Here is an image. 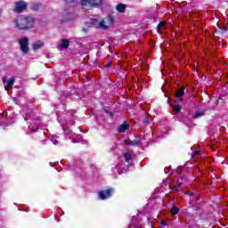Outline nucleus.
<instances>
[{
  "mask_svg": "<svg viewBox=\"0 0 228 228\" xmlns=\"http://www.w3.org/2000/svg\"><path fill=\"white\" fill-rule=\"evenodd\" d=\"M124 143H125V145H130L131 147H136V145H140V141H137V140H134V141L125 140Z\"/></svg>",
  "mask_w": 228,
  "mask_h": 228,
  "instance_id": "nucleus-10",
  "label": "nucleus"
},
{
  "mask_svg": "<svg viewBox=\"0 0 228 228\" xmlns=\"http://www.w3.org/2000/svg\"><path fill=\"white\" fill-rule=\"evenodd\" d=\"M19 44L21 53L28 54L29 53V39L28 37L20 38Z\"/></svg>",
  "mask_w": 228,
  "mask_h": 228,
  "instance_id": "nucleus-2",
  "label": "nucleus"
},
{
  "mask_svg": "<svg viewBox=\"0 0 228 228\" xmlns=\"http://www.w3.org/2000/svg\"><path fill=\"white\" fill-rule=\"evenodd\" d=\"M38 131V128H36L34 130H32V133H37Z\"/></svg>",
  "mask_w": 228,
  "mask_h": 228,
  "instance_id": "nucleus-33",
  "label": "nucleus"
},
{
  "mask_svg": "<svg viewBox=\"0 0 228 228\" xmlns=\"http://www.w3.org/2000/svg\"><path fill=\"white\" fill-rule=\"evenodd\" d=\"M14 24L20 31H28L35 26V19L31 16L20 15L14 20Z\"/></svg>",
  "mask_w": 228,
  "mask_h": 228,
  "instance_id": "nucleus-1",
  "label": "nucleus"
},
{
  "mask_svg": "<svg viewBox=\"0 0 228 228\" xmlns=\"http://www.w3.org/2000/svg\"><path fill=\"white\" fill-rule=\"evenodd\" d=\"M81 4L84 10H92V0H81Z\"/></svg>",
  "mask_w": 228,
  "mask_h": 228,
  "instance_id": "nucleus-6",
  "label": "nucleus"
},
{
  "mask_svg": "<svg viewBox=\"0 0 228 228\" xmlns=\"http://www.w3.org/2000/svg\"><path fill=\"white\" fill-rule=\"evenodd\" d=\"M183 185V183H178L174 187H172V191H179V188Z\"/></svg>",
  "mask_w": 228,
  "mask_h": 228,
  "instance_id": "nucleus-21",
  "label": "nucleus"
},
{
  "mask_svg": "<svg viewBox=\"0 0 228 228\" xmlns=\"http://www.w3.org/2000/svg\"><path fill=\"white\" fill-rule=\"evenodd\" d=\"M171 215L173 216H175V215H177L179 213V208H177L176 206H173L171 208V211H170Z\"/></svg>",
  "mask_w": 228,
  "mask_h": 228,
  "instance_id": "nucleus-19",
  "label": "nucleus"
},
{
  "mask_svg": "<svg viewBox=\"0 0 228 228\" xmlns=\"http://www.w3.org/2000/svg\"><path fill=\"white\" fill-rule=\"evenodd\" d=\"M195 156H200V151H193L191 154V158H195Z\"/></svg>",
  "mask_w": 228,
  "mask_h": 228,
  "instance_id": "nucleus-25",
  "label": "nucleus"
},
{
  "mask_svg": "<svg viewBox=\"0 0 228 228\" xmlns=\"http://www.w3.org/2000/svg\"><path fill=\"white\" fill-rule=\"evenodd\" d=\"M33 119H35V112H33L32 110H29L25 114L24 120L28 121V120H33Z\"/></svg>",
  "mask_w": 228,
  "mask_h": 228,
  "instance_id": "nucleus-12",
  "label": "nucleus"
},
{
  "mask_svg": "<svg viewBox=\"0 0 228 228\" xmlns=\"http://www.w3.org/2000/svg\"><path fill=\"white\" fill-rule=\"evenodd\" d=\"M107 23L110 26H113V24H115V18L113 17V15L110 14L107 16Z\"/></svg>",
  "mask_w": 228,
  "mask_h": 228,
  "instance_id": "nucleus-17",
  "label": "nucleus"
},
{
  "mask_svg": "<svg viewBox=\"0 0 228 228\" xmlns=\"http://www.w3.org/2000/svg\"><path fill=\"white\" fill-rule=\"evenodd\" d=\"M167 26V21H160L158 25L159 28H165Z\"/></svg>",
  "mask_w": 228,
  "mask_h": 228,
  "instance_id": "nucleus-23",
  "label": "nucleus"
},
{
  "mask_svg": "<svg viewBox=\"0 0 228 228\" xmlns=\"http://www.w3.org/2000/svg\"><path fill=\"white\" fill-rule=\"evenodd\" d=\"M61 44L60 45L61 49H69V46L70 45V41L69 39H61Z\"/></svg>",
  "mask_w": 228,
  "mask_h": 228,
  "instance_id": "nucleus-11",
  "label": "nucleus"
},
{
  "mask_svg": "<svg viewBox=\"0 0 228 228\" xmlns=\"http://www.w3.org/2000/svg\"><path fill=\"white\" fill-rule=\"evenodd\" d=\"M40 4H33L32 5H30L31 10H35L36 12L40 10Z\"/></svg>",
  "mask_w": 228,
  "mask_h": 228,
  "instance_id": "nucleus-22",
  "label": "nucleus"
},
{
  "mask_svg": "<svg viewBox=\"0 0 228 228\" xmlns=\"http://www.w3.org/2000/svg\"><path fill=\"white\" fill-rule=\"evenodd\" d=\"M93 6H102V0H91V8Z\"/></svg>",
  "mask_w": 228,
  "mask_h": 228,
  "instance_id": "nucleus-16",
  "label": "nucleus"
},
{
  "mask_svg": "<svg viewBox=\"0 0 228 228\" xmlns=\"http://www.w3.org/2000/svg\"><path fill=\"white\" fill-rule=\"evenodd\" d=\"M184 96V87H180L175 94V97H183Z\"/></svg>",
  "mask_w": 228,
  "mask_h": 228,
  "instance_id": "nucleus-14",
  "label": "nucleus"
},
{
  "mask_svg": "<svg viewBox=\"0 0 228 228\" xmlns=\"http://www.w3.org/2000/svg\"><path fill=\"white\" fill-rule=\"evenodd\" d=\"M110 67H111V61L105 64V69H110Z\"/></svg>",
  "mask_w": 228,
  "mask_h": 228,
  "instance_id": "nucleus-29",
  "label": "nucleus"
},
{
  "mask_svg": "<svg viewBox=\"0 0 228 228\" xmlns=\"http://www.w3.org/2000/svg\"><path fill=\"white\" fill-rule=\"evenodd\" d=\"M115 168H118V166H116Z\"/></svg>",
  "mask_w": 228,
  "mask_h": 228,
  "instance_id": "nucleus-35",
  "label": "nucleus"
},
{
  "mask_svg": "<svg viewBox=\"0 0 228 228\" xmlns=\"http://www.w3.org/2000/svg\"><path fill=\"white\" fill-rule=\"evenodd\" d=\"M13 85H15V78H10L7 81V85L4 86L5 92H8L10 90V88H12V86H13Z\"/></svg>",
  "mask_w": 228,
  "mask_h": 228,
  "instance_id": "nucleus-9",
  "label": "nucleus"
},
{
  "mask_svg": "<svg viewBox=\"0 0 228 228\" xmlns=\"http://www.w3.org/2000/svg\"><path fill=\"white\" fill-rule=\"evenodd\" d=\"M189 195L191 197L193 196V192H190Z\"/></svg>",
  "mask_w": 228,
  "mask_h": 228,
  "instance_id": "nucleus-34",
  "label": "nucleus"
},
{
  "mask_svg": "<svg viewBox=\"0 0 228 228\" xmlns=\"http://www.w3.org/2000/svg\"><path fill=\"white\" fill-rule=\"evenodd\" d=\"M126 4H118L116 7L117 12H119V13H124L126 12Z\"/></svg>",
  "mask_w": 228,
  "mask_h": 228,
  "instance_id": "nucleus-13",
  "label": "nucleus"
},
{
  "mask_svg": "<svg viewBox=\"0 0 228 228\" xmlns=\"http://www.w3.org/2000/svg\"><path fill=\"white\" fill-rule=\"evenodd\" d=\"M44 47V43L40 40H37L36 43L32 45V49L34 51H38V49H42Z\"/></svg>",
  "mask_w": 228,
  "mask_h": 228,
  "instance_id": "nucleus-8",
  "label": "nucleus"
},
{
  "mask_svg": "<svg viewBox=\"0 0 228 228\" xmlns=\"http://www.w3.org/2000/svg\"><path fill=\"white\" fill-rule=\"evenodd\" d=\"M106 113H109L110 116L111 117V118H113V112L110 111V110H105Z\"/></svg>",
  "mask_w": 228,
  "mask_h": 228,
  "instance_id": "nucleus-30",
  "label": "nucleus"
},
{
  "mask_svg": "<svg viewBox=\"0 0 228 228\" xmlns=\"http://www.w3.org/2000/svg\"><path fill=\"white\" fill-rule=\"evenodd\" d=\"M182 109H183V107H181V105H179V104L173 105V111L175 113H181Z\"/></svg>",
  "mask_w": 228,
  "mask_h": 228,
  "instance_id": "nucleus-20",
  "label": "nucleus"
},
{
  "mask_svg": "<svg viewBox=\"0 0 228 228\" xmlns=\"http://www.w3.org/2000/svg\"><path fill=\"white\" fill-rule=\"evenodd\" d=\"M176 102H183L184 101V99H183V96L181 97H175Z\"/></svg>",
  "mask_w": 228,
  "mask_h": 228,
  "instance_id": "nucleus-26",
  "label": "nucleus"
},
{
  "mask_svg": "<svg viewBox=\"0 0 228 228\" xmlns=\"http://www.w3.org/2000/svg\"><path fill=\"white\" fill-rule=\"evenodd\" d=\"M114 191H115L113 190V188H109L107 190H102L99 191L98 197H99L100 200H106V199H110L111 197V195H113Z\"/></svg>",
  "mask_w": 228,
  "mask_h": 228,
  "instance_id": "nucleus-4",
  "label": "nucleus"
},
{
  "mask_svg": "<svg viewBox=\"0 0 228 228\" xmlns=\"http://www.w3.org/2000/svg\"><path fill=\"white\" fill-rule=\"evenodd\" d=\"M71 3H74V0H71Z\"/></svg>",
  "mask_w": 228,
  "mask_h": 228,
  "instance_id": "nucleus-36",
  "label": "nucleus"
},
{
  "mask_svg": "<svg viewBox=\"0 0 228 228\" xmlns=\"http://www.w3.org/2000/svg\"><path fill=\"white\" fill-rule=\"evenodd\" d=\"M98 26L99 28H102L103 29L108 28V26H106L103 21H101L100 23H98Z\"/></svg>",
  "mask_w": 228,
  "mask_h": 228,
  "instance_id": "nucleus-24",
  "label": "nucleus"
},
{
  "mask_svg": "<svg viewBox=\"0 0 228 228\" xmlns=\"http://www.w3.org/2000/svg\"><path fill=\"white\" fill-rule=\"evenodd\" d=\"M206 115V110H198L195 112L193 118H200V117H204Z\"/></svg>",
  "mask_w": 228,
  "mask_h": 228,
  "instance_id": "nucleus-15",
  "label": "nucleus"
},
{
  "mask_svg": "<svg viewBox=\"0 0 228 228\" xmlns=\"http://www.w3.org/2000/svg\"><path fill=\"white\" fill-rule=\"evenodd\" d=\"M225 31H227V27L224 26L223 30L221 31V33H225Z\"/></svg>",
  "mask_w": 228,
  "mask_h": 228,
  "instance_id": "nucleus-31",
  "label": "nucleus"
},
{
  "mask_svg": "<svg viewBox=\"0 0 228 228\" xmlns=\"http://www.w3.org/2000/svg\"><path fill=\"white\" fill-rule=\"evenodd\" d=\"M3 83H6V77H4L3 79H2Z\"/></svg>",
  "mask_w": 228,
  "mask_h": 228,
  "instance_id": "nucleus-32",
  "label": "nucleus"
},
{
  "mask_svg": "<svg viewBox=\"0 0 228 228\" xmlns=\"http://www.w3.org/2000/svg\"><path fill=\"white\" fill-rule=\"evenodd\" d=\"M127 129H129V123L127 121H124L123 124L118 126V133H126Z\"/></svg>",
  "mask_w": 228,
  "mask_h": 228,
  "instance_id": "nucleus-7",
  "label": "nucleus"
},
{
  "mask_svg": "<svg viewBox=\"0 0 228 228\" xmlns=\"http://www.w3.org/2000/svg\"><path fill=\"white\" fill-rule=\"evenodd\" d=\"M26 8H28V4L21 0L15 2L14 8L12 10L15 13H22V12H25Z\"/></svg>",
  "mask_w": 228,
  "mask_h": 228,
  "instance_id": "nucleus-3",
  "label": "nucleus"
},
{
  "mask_svg": "<svg viewBox=\"0 0 228 228\" xmlns=\"http://www.w3.org/2000/svg\"><path fill=\"white\" fill-rule=\"evenodd\" d=\"M160 225H162V227H166L167 221H165V220L160 221Z\"/></svg>",
  "mask_w": 228,
  "mask_h": 228,
  "instance_id": "nucleus-28",
  "label": "nucleus"
},
{
  "mask_svg": "<svg viewBox=\"0 0 228 228\" xmlns=\"http://www.w3.org/2000/svg\"><path fill=\"white\" fill-rule=\"evenodd\" d=\"M92 26H99V20L91 19L90 22H86V28H82L83 33H88V31H90V28H92Z\"/></svg>",
  "mask_w": 228,
  "mask_h": 228,
  "instance_id": "nucleus-5",
  "label": "nucleus"
},
{
  "mask_svg": "<svg viewBox=\"0 0 228 228\" xmlns=\"http://www.w3.org/2000/svg\"><path fill=\"white\" fill-rule=\"evenodd\" d=\"M124 158H125V160L126 161V163H129V161H131V159L133 158V155H131V152H125Z\"/></svg>",
  "mask_w": 228,
  "mask_h": 228,
  "instance_id": "nucleus-18",
  "label": "nucleus"
},
{
  "mask_svg": "<svg viewBox=\"0 0 228 228\" xmlns=\"http://www.w3.org/2000/svg\"><path fill=\"white\" fill-rule=\"evenodd\" d=\"M143 122L144 124H149V122H151V118L149 117L144 118Z\"/></svg>",
  "mask_w": 228,
  "mask_h": 228,
  "instance_id": "nucleus-27",
  "label": "nucleus"
}]
</instances>
